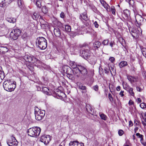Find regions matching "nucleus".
Returning a JSON list of instances; mask_svg holds the SVG:
<instances>
[{
	"mask_svg": "<svg viewBox=\"0 0 146 146\" xmlns=\"http://www.w3.org/2000/svg\"><path fill=\"white\" fill-rule=\"evenodd\" d=\"M69 65L73 69V74L77 77L79 76L81 74L84 75H86L88 74V71L84 67L81 65H77L75 62L70 61Z\"/></svg>",
	"mask_w": 146,
	"mask_h": 146,
	"instance_id": "nucleus-1",
	"label": "nucleus"
},
{
	"mask_svg": "<svg viewBox=\"0 0 146 146\" xmlns=\"http://www.w3.org/2000/svg\"><path fill=\"white\" fill-rule=\"evenodd\" d=\"M3 86L6 90L11 92L14 91L16 87V82H12L10 80H8L3 82Z\"/></svg>",
	"mask_w": 146,
	"mask_h": 146,
	"instance_id": "nucleus-2",
	"label": "nucleus"
},
{
	"mask_svg": "<svg viewBox=\"0 0 146 146\" xmlns=\"http://www.w3.org/2000/svg\"><path fill=\"white\" fill-rule=\"evenodd\" d=\"M36 45L42 50L45 49L47 46L46 40L42 37H38L36 40Z\"/></svg>",
	"mask_w": 146,
	"mask_h": 146,
	"instance_id": "nucleus-3",
	"label": "nucleus"
},
{
	"mask_svg": "<svg viewBox=\"0 0 146 146\" xmlns=\"http://www.w3.org/2000/svg\"><path fill=\"white\" fill-rule=\"evenodd\" d=\"M41 129L39 127H32L28 129L27 133L29 135L34 137H36L39 135Z\"/></svg>",
	"mask_w": 146,
	"mask_h": 146,
	"instance_id": "nucleus-4",
	"label": "nucleus"
},
{
	"mask_svg": "<svg viewBox=\"0 0 146 146\" xmlns=\"http://www.w3.org/2000/svg\"><path fill=\"white\" fill-rule=\"evenodd\" d=\"M35 114L36 119L38 120H41L45 115V111L44 110H41L36 107H35Z\"/></svg>",
	"mask_w": 146,
	"mask_h": 146,
	"instance_id": "nucleus-5",
	"label": "nucleus"
},
{
	"mask_svg": "<svg viewBox=\"0 0 146 146\" xmlns=\"http://www.w3.org/2000/svg\"><path fill=\"white\" fill-rule=\"evenodd\" d=\"M21 31L18 29H14L12 30L9 35V37L13 40H17L21 35Z\"/></svg>",
	"mask_w": 146,
	"mask_h": 146,
	"instance_id": "nucleus-6",
	"label": "nucleus"
},
{
	"mask_svg": "<svg viewBox=\"0 0 146 146\" xmlns=\"http://www.w3.org/2000/svg\"><path fill=\"white\" fill-rule=\"evenodd\" d=\"M23 58L26 62L32 63H36L39 62V60L31 55L25 54Z\"/></svg>",
	"mask_w": 146,
	"mask_h": 146,
	"instance_id": "nucleus-7",
	"label": "nucleus"
},
{
	"mask_svg": "<svg viewBox=\"0 0 146 146\" xmlns=\"http://www.w3.org/2000/svg\"><path fill=\"white\" fill-rule=\"evenodd\" d=\"M7 143L9 146H16L18 144L17 141L13 135L7 140Z\"/></svg>",
	"mask_w": 146,
	"mask_h": 146,
	"instance_id": "nucleus-8",
	"label": "nucleus"
},
{
	"mask_svg": "<svg viewBox=\"0 0 146 146\" xmlns=\"http://www.w3.org/2000/svg\"><path fill=\"white\" fill-rule=\"evenodd\" d=\"M80 55L84 59L89 58L91 55L90 52L88 48L82 50L80 52Z\"/></svg>",
	"mask_w": 146,
	"mask_h": 146,
	"instance_id": "nucleus-9",
	"label": "nucleus"
},
{
	"mask_svg": "<svg viewBox=\"0 0 146 146\" xmlns=\"http://www.w3.org/2000/svg\"><path fill=\"white\" fill-rule=\"evenodd\" d=\"M50 140V136L49 135H42L40 138V141L43 143L44 144H48Z\"/></svg>",
	"mask_w": 146,
	"mask_h": 146,
	"instance_id": "nucleus-10",
	"label": "nucleus"
},
{
	"mask_svg": "<svg viewBox=\"0 0 146 146\" xmlns=\"http://www.w3.org/2000/svg\"><path fill=\"white\" fill-rule=\"evenodd\" d=\"M127 78L131 84H133L137 82L138 78L137 77L131 76L129 75H127Z\"/></svg>",
	"mask_w": 146,
	"mask_h": 146,
	"instance_id": "nucleus-11",
	"label": "nucleus"
},
{
	"mask_svg": "<svg viewBox=\"0 0 146 146\" xmlns=\"http://www.w3.org/2000/svg\"><path fill=\"white\" fill-rule=\"evenodd\" d=\"M63 70L64 72L67 74H69L70 73H73V70L69 66L65 65L63 66Z\"/></svg>",
	"mask_w": 146,
	"mask_h": 146,
	"instance_id": "nucleus-12",
	"label": "nucleus"
},
{
	"mask_svg": "<svg viewBox=\"0 0 146 146\" xmlns=\"http://www.w3.org/2000/svg\"><path fill=\"white\" fill-rule=\"evenodd\" d=\"M135 19L136 20L135 25L137 27H139L140 25V22L139 21H141V19H142V18L141 16L137 15L135 16Z\"/></svg>",
	"mask_w": 146,
	"mask_h": 146,
	"instance_id": "nucleus-13",
	"label": "nucleus"
},
{
	"mask_svg": "<svg viewBox=\"0 0 146 146\" xmlns=\"http://www.w3.org/2000/svg\"><path fill=\"white\" fill-rule=\"evenodd\" d=\"M90 59H89V62L90 63L92 64H94L96 61L97 59L96 57L94 56H90Z\"/></svg>",
	"mask_w": 146,
	"mask_h": 146,
	"instance_id": "nucleus-14",
	"label": "nucleus"
},
{
	"mask_svg": "<svg viewBox=\"0 0 146 146\" xmlns=\"http://www.w3.org/2000/svg\"><path fill=\"white\" fill-rule=\"evenodd\" d=\"M78 88L81 91L82 93H86L87 92L86 86L80 84L78 85Z\"/></svg>",
	"mask_w": 146,
	"mask_h": 146,
	"instance_id": "nucleus-15",
	"label": "nucleus"
},
{
	"mask_svg": "<svg viewBox=\"0 0 146 146\" xmlns=\"http://www.w3.org/2000/svg\"><path fill=\"white\" fill-rule=\"evenodd\" d=\"M86 108L87 111L91 115H93L94 110L89 104L86 105Z\"/></svg>",
	"mask_w": 146,
	"mask_h": 146,
	"instance_id": "nucleus-16",
	"label": "nucleus"
},
{
	"mask_svg": "<svg viewBox=\"0 0 146 146\" xmlns=\"http://www.w3.org/2000/svg\"><path fill=\"white\" fill-rule=\"evenodd\" d=\"M54 33L55 35L57 37H59L61 35L60 31L59 29L57 27L54 28Z\"/></svg>",
	"mask_w": 146,
	"mask_h": 146,
	"instance_id": "nucleus-17",
	"label": "nucleus"
},
{
	"mask_svg": "<svg viewBox=\"0 0 146 146\" xmlns=\"http://www.w3.org/2000/svg\"><path fill=\"white\" fill-rule=\"evenodd\" d=\"M80 19L87 21L88 19L87 14L86 12H84L83 13L81 14L80 17Z\"/></svg>",
	"mask_w": 146,
	"mask_h": 146,
	"instance_id": "nucleus-18",
	"label": "nucleus"
},
{
	"mask_svg": "<svg viewBox=\"0 0 146 146\" xmlns=\"http://www.w3.org/2000/svg\"><path fill=\"white\" fill-rule=\"evenodd\" d=\"M101 44V43L98 41L95 42L93 44L94 49H96L99 48L100 45Z\"/></svg>",
	"mask_w": 146,
	"mask_h": 146,
	"instance_id": "nucleus-19",
	"label": "nucleus"
},
{
	"mask_svg": "<svg viewBox=\"0 0 146 146\" xmlns=\"http://www.w3.org/2000/svg\"><path fill=\"white\" fill-rule=\"evenodd\" d=\"M100 1L104 7L108 11V6L110 7L108 5L104 0H100Z\"/></svg>",
	"mask_w": 146,
	"mask_h": 146,
	"instance_id": "nucleus-20",
	"label": "nucleus"
},
{
	"mask_svg": "<svg viewBox=\"0 0 146 146\" xmlns=\"http://www.w3.org/2000/svg\"><path fill=\"white\" fill-rule=\"evenodd\" d=\"M127 62L125 61H121L120 62L119 66L120 68L127 66Z\"/></svg>",
	"mask_w": 146,
	"mask_h": 146,
	"instance_id": "nucleus-21",
	"label": "nucleus"
},
{
	"mask_svg": "<svg viewBox=\"0 0 146 146\" xmlns=\"http://www.w3.org/2000/svg\"><path fill=\"white\" fill-rule=\"evenodd\" d=\"M49 89L47 87H43L42 89V91L44 94L47 95H49Z\"/></svg>",
	"mask_w": 146,
	"mask_h": 146,
	"instance_id": "nucleus-22",
	"label": "nucleus"
},
{
	"mask_svg": "<svg viewBox=\"0 0 146 146\" xmlns=\"http://www.w3.org/2000/svg\"><path fill=\"white\" fill-rule=\"evenodd\" d=\"M123 12V14L126 18H128L130 15V11L127 9H126Z\"/></svg>",
	"mask_w": 146,
	"mask_h": 146,
	"instance_id": "nucleus-23",
	"label": "nucleus"
},
{
	"mask_svg": "<svg viewBox=\"0 0 146 146\" xmlns=\"http://www.w3.org/2000/svg\"><path fill=\"white\" fill-rule=\"evenodd\" d=\"M7 20L9 22L13 23H15L16 21V20L15 18L12 17L7 18Z\"/></svg>",
	"mask_w": 146,
	"mask_h": 146,
	"instance_id": "nucleus-24",
	"label": "nucleus"
},
{
	"mask_svg": "<svg viewBox=\"0 0 146 146\" xmlns=\"http://www.w3.org/2000/svg\"><path fill=\"white\" fill-rule=\"evenodd\" d=\"M136 88L137 91L139 92H141L143 90V86L141 85V84L140 83V86H137L136 87Z\"/></svg>",
	"mask_w": 146,
	"mask_h": 146,
	"instance_id": "nucleus-25",
	"label": "nucleus"
},
{
	"mask_svg": "<svg viewBox=\"0 0 146 146\" xmlns=\"http://www.w3.org/2000/svg\"><path fill=\"white\" fill-rule=\"evenodd\" d=\"M39 14L38 13L35 12L32 15V17L34 20H36L39 17Z\"/></svg>",
	"mask_w": 146,
	"mask_h": 146,
	"instance_id": "nucleus-26",
	"label": "nucleus"
},
{
	"mask_svg": "<svg viewBox=\"0 0 146 146\" xmlns=\"http://www.w3.org/2000/svg\"><path fill=\"white\" fill-rule=\"evenodd\" d=\"M140 48L144 56L146 57V48L143 47H140Z\"/></svg>",
	"mask_w": 146,
	"mask_h": 146,
	"instance_id": "nucleus-27",
	"label": "nucleus"
},
{
	"mask_svg": "<svg viewBox=\"0 0 146 146\" xmlns=\"http://www.w3.org/2000/svg\"><path fill=\"white\" fill-rule=\"evenodd\" d=\"M119 41L121 45L124 46L125 44V42L123 38L122 37H120L119 39Z\"/></svg>",
	"mask_w": 146,
	"mask_h": 146,
	"instance_id": "nucleus-28",
	"label": "nucleus"
},
{
	"mask_svg": "<svg viewBox=\"0 0 146 146\" xmlns=\"http://www.w3.org/2000/svg\"><path fill=\"white\" fill-rule=\"evenodd\" d=\"M42 11L44 13L46 14L48 11V9L45 6H43L42 8Z\"/></svg>",
	"mask_w": 146,
	"mask_h": 146,
	"instance_id": "nucleus-29",
	"label": "nucleus"
},
{
	"mask_svg": "<svg viewBox=\"0 0 146 146\" xmlns=\"http://www.w3.org/2000/svg\"><path fill=\"white\" fill-rule=\"evenodd\" d=\"M78 141H70L69 144V146H76V144Z\"/></svg>",
	"mask_w": 146,
	"mask_h": 146,
	"instance_id": "nucleus-30",
	"label": "nucleus"
},
{
	"mask_svg": "<svg viewBox=\"0 0 146 146\" xmlns=\"http://www.w3.org/2000/svg\"><path fill=\"white\" fill-rule=\"evenodd\" d=\"M41 2L42 0H37L36 4L38 7L39 8L41 7Z\"/></svg>",
	"mask_w": 146,
	"mask_h": 146,
	"instance_id": "nucleus-31",
	"label": "nucleus"
},
{
	"mask_svg": "<svg viewBox=\"0 0 146 146\" xmlns=\"http://www.w3.org/2000/svg\"><path fill=\"white\" fill-rule=\"evenodd\" d=\"M65 31L68 32H69L71 31V27L69 25H66L65 26Z\"/></svg>",
	"mask_w": 146,
	"mask_h": 146,
	"instance_id": "nucleus-32",
	"label": "nucleus"
},
{
	"mask_svg": "<svg viewBox=\"0 0 146 146\" xmlns=\"http://www.w3.org/2000/svg\"><path fill=\"white\" fill-rule=\"evenodd\" d=\"M134 126L135 127H138L141 124L139 121L135 119L134 120Z\"/></svg>",
	"mask_w": 146,
	"mask_h": 146,
	"instance_id": "nucleus-33",
	"label": "nucleus"
},
{
	"mask_svg": "<svg viewBox=\"0 0 146 146\" xmlns=\"http://www.w3.org/2000/svg\"><path fill=\"white\" fill-rule=\"evenodd\" d=\"M125 1L128 2L130 5L134 7V6L133 5L134 1L133 0H125Z\"/></svg>",
	"mask_w": 146,
	"mask_h": 146,
	"instance_id": "nucleus-34",
	"label": "nucleus"
},
{
	"mask_svg": "<svg viewBox=\"0 0 146 146\" xmlns=\"http://www.w3.org/2000/svg\"><path fill=\"white\" fill-rule=\"evenodd\" d=\"M100 117L101 119L104 120H106L107 119V117L106 115L102 113L100 115Z\"/></svg>",
	"mask_w": 146,
	"mask_h": 146,
	"instance_id": "nucleus-35",
	"label": "nucleus"
},
{
	"mask_svg": "<svg viewBox=\"0 0 146 146\" xmlns=\"http://www.w3.org/2000/svg\"><path fill=\"white\" fill-rule=\"evenodd\" d=\"M72 73H70L69 74H67V76L70 79H74V76L72 74Z\"/></svg>",
	"mask_w": 146,
	"mask_h": 146,
	"instance_id": "nucleus-36",
	"label": "nucleus"
},
{
	"mask_svg": "<svg viewBox=\"0 0 146 146\" xmlns=\"http://www.w3.org/2000/svg\"><path fill=\"white\" fill-rule=\"evenodd\" d=\"M133 89L132 88H130L128 90V91L130 94L132 96H134V93L133 91Z\"/></svg>",
	"mask_w": 146,
	"mask_h": 146,
	"instance_id": "nucleus-37",
	"label": "nucleus"
},
{
	"mask_svg": "<svg viewBox=\"0 0 146 146\" xmlns=\"http://www.w3.org/2000/svg\"><path fill=\"white\" fill-rule=\"evenodd\" d=\"M5 5V0H0V6L3 7Z\"/></svg>",
	"mask_w": 146,
	"mask_h": 146,
	"instance_id": "nucleus-38",
	"label": "nucleus"
},
{
	"mask_svg": "<svg viewBox=\"0 0 146 146\" xmlns=\"http://www.w3.org/2000/svg\"><path fill=\"white\" fill-rule=\"evenodd\" d=\"M111 11L113 15H115V10L114 6H111Z\"/></svg>",
	"mask_w": 146,
	"mask_h": 146,
	"instance_id": "nucleus-39",
	"label": "nucleus"
},
{
	"mask_svg": "<svg viewBox=\"0 0 146 146\" xmlns=\"http://www.w3.org/2000/svg\"><path fill=\"white\" fill-rule=\"evenodd\" d=\"M109 40L108 39L104 40L102 42V44L104 45H108Z\"/></svg>",
	"mask_w": 146,
	"mask_h": 146,
	"instance_id": "nucleus-40",
	"label": "nucleus"
},
{
	"mask_svg": "<svg viewBox=\"0 0 146 146\" xmlns=\"http://www.w3.org/2000/svg\"><path fill=\"white\" fill-rule=\"evenodd\" d=\"M140 106L142 109L146 108V104L144 103H141L140 105Z\"/></svg>",
	"mask_w": 146,
	"mask_h": 146,
	"instance_id": "nucleus-41",
	"label": "nucleus"
},
{
	"mask_svg": "<svg viewBox=\"0 0 146 146\" xmlns=\"http://www.w3.org/2000/svg\"><path fill=\"white\" fill-rule=\"evenodd\" d=\"M4 76V73L2 70V68L1 67H0V77Z\"/></svg>",
	"mask_w": 146,
	"mask_h": 146,
	"instance_id": "nucleus-42",
	"label": "nucleus"
},
{
	"mask_svg": "<svg viewBox=\"0 0 146 146\" xmlns=\"http://www.w3.org/2000/svg\"><path fill=\"white\" fill-rule=\"evenodd\" d=\"M81 34V33H77L76 32H72L71 33V36H72V37H74L76 35H80Z\"/></svg>",
	"mask_w": 146,
	"mask_h": 146,
	"instance_id": "nucleus-43",
	"label": "nucleus"
},
{
	"mask_svg": "<svg viewBox=\"0 0 146 146\" xmlns=\"http://www.w3.org/2000/svg\"><path fill=\"white\" fill-rule=\"evenodd\" d=\"M27 35L25 33L23 34V35L21 37V38L22 39H23L24 41H25L26 42L27 39Z\"/></svg>",
	"mask_w": 146,
	"mask_h": 146,
	"instance_id": "nucleus-44",
	"label": "nucleus"
},
{
	"mask_svg": "<svg viewBox=\"0 0 146 146\" xmlns=\"http://www.w3.org/2000/svg\"><path fill=\"white\" fill-rule=\"evenodd\" d=\"M124 131L122 129H119L118 131V134L120 136H122L124 133Z\"/></svg>",
	"mask_w": 146,
	"mask_h": 146,
	"instance_id": "nucleus-45",
	"label": "nucleus"
},
{
	"mask_svg": "<svg viewBox=\"0 0 146 146\" xmlns=\"http://www.w3.org/2000/svg\"><path fill=\"white\" fill-rule=\"evenodd\" d=\"M80 46L81 48L85 47L86 48L87 47L88 48H89L88 46V44L86 43H84L83 44H80Z\"/></svg>",
	"mask_w": 146,
	"mask_h": 146,
	"instance_id": "nucleus-46",
	"label": "nucleus"
},
{
	"mask_svg": "<svg viewBox=\"0 0 146 146\" xmlns=\"http://www.w3.org/2000/svg\"><path fill=\"white\" fill-rule=\"evenodd\" d=\"M104 71L106 73H108L110 71V72H111V71H110V70L109 67H105L104 68Z\"/></svg>",
	"mask_w": 146,
	"mask_h": 146,
	"instance_id": "nucleus-47",
	"label": "nucleus"
},
{
	"mask_svg": "<svg viewBox=\"0 0 146 146\" xmlns=\"http://www.w3.org/2000/svg\"><path fill=\"white\" fill-rule=\"evenodd\" d=\"M136 135L138 138H140L141 139L143 138V135H142L140 134L139 133H137Z\"/></svg>",
	"mask_w": 146,
	"mask_h": 146,
	"instance_id": "nucleus-48",
	"label": "nucleus"
},
{
	"mask_svg": "<svg viewBox=\"0 0 146 146\" xmlns=\"http://www.w3.org/2000/svg\"><path fill=\"white\" fill-rule=\"evenodd\" d=\"M108 98L110 101L112 102L113 101V98L112 97L111 94L110 93L109 94Z\"/></svg>",
	"mask_w": 146,
	"mask_h": 146,
	"instance_id": "nucleus-49",
	"label": "nucleus"
},
{
	"mask_svg": "<svg viewBox=\"0 0 146 146\" xmlns=\"http://www.w3.org/2000/svg\"><path fill=\"white\" fill-rule=\"evenodd\" d=\"M109 60L111 62L113 63L115 61V59L113 57H110L109 58Z\"/></svg>",
	"mask_w": 146,
	"mask_h": 146,
	"instance_id": "nucleus-50",
	"label": "nucleus"
},
{
	"mask_svg": "<svg viewBox=\"0 0 146 146\" xmlns=\"http://www.w3.org/2000/svg\"><path fill=\"white\" fill-rule=\"evenodd\" d=\"M140 142L144 146H145L146 145V143L144 141L143 138L140 139Z\"/></svg>",
	"mask_w": 146,
	"mask_h": 146,
	"instance_id": "nucleus-51",
	"label": "nucleus"
},
{
	"mask_svg": "<svg viewBox=\"0 0 146 146\" xmlns=\"http://www.w3.org/2000/svg\"><path fill=\"white\" fill-rule=\"evenodd\" d=\"M22 3V2L21 0H18V4L19 7L21 6Z\"/></svg>",
	"mask_w": 146,
	"mask_h": 146,
	"instance_id": "nucleus-52",
	"label": "nucleus"
},
{
	"mask_svg": "<svg viewBox=\"0 0 146 146\" xmlns=\"http://www.w3.org/2000/svg\"><path fill=\"white\" fill-rule=\"evenodd\" d=\"M60 17L62 18H64L65 16V14L64 12H62L60 14Z\"/></svg>",
	"mask_w": 146,
	"mask_h": 146,
	"instance_id": "nucleus-53",
	"label": "nucleus"
},
{
	"mask_svg": "<svg viewBox=\"0 0 146 146\" xmlns=\"http://www.w3.org/2000/svg\"><path fill=\"white\" fill-rule=\"evenodd\" d=\"M115 44V42L114 41H111L110 43V45L111 47H112Z\"/></svg>",
	"mask_w": 146,
	"mask_h": 146,
	"instance_id": "nucleus-54",
	"label": "nucleus"
},
{
	"mask_svg": "<svg viewBox=\"0 0 146 146\" xmlns=\"http://www.w3.org/2000/svg\"><path fill=\"white\" fill-rule=\"evenodd\" d=\"M94 25L95 27L98 28L99 27V25L96 21H95L94 23Z\"/></svg>",
	"mask_w": 146,
	"mask_h": 146,
	"instance_id": "nucleus-55",
	"label": "nucleus"
},
{
	"mask_svg": "<svg viewBox=\"0 0 146 146\" xmlns=\"http://www.w3.org/2000/svg\"><path fill=\"white\" fill-rule=\"evenodd\" d=\"M136 31V30L133 29L132 31L131 32L133 33V34H131V35L132 36L134 37L135 36V31Z\"/></svg>",
	"mask_w": 146,
	"mask_h": 146,
	"instance_id": "nucleus-56",
	"label": "nucleus"
},
{
	"mask_svg": "<svg viewBox=\"0 0 146 146\" xmlns=\"http://www.w3.org/2000/svg\"><path fill=\"white\" fill-rule=\"evenodd\" d=\"M76 146H84V145L83 143H79L78 141V143L76 144Z\"/></svg>",
	"mask_w": 146,
	"mask_h": 146,
	"instance_id": "nucleus-57",
	"label": "nucleus"
},
{
	"mask_svg": "<svg viewBox=\"0 0 146 146\" xmlns=\"http://www.w3.org/2000/svg\"><path fill=\"white\" fill-rule=\"evenodd\" d=\"M124 91L121 90L120 92L119 93V95L121 96V97H123L124 96V94H123Z\"/></svg>",
	"mask_w": 146,
	"mask_h": 146,
	"instance_id": "nucleus-58",
	"label": "nucleus"
},
{
	"mask_svg": "<svg viewBox=\"0 0 146 146\" xmlns=\"http://www.w3.org/2000/svg\"><path fill=\"white\" fill-rule=\"evenodd\" d=\"M94 89L96 91H97L98 90V87L97 85H96L94 87Z\"/></svg>",
	"mask_w": 146,
	"mask_h": 146,
	"instance_id": "nucleus-59",
	"label": "nucleus"
},
{
	"mask_svg": "<svg viewBox=\"0 0 146 146\" xmlns=\"http://www.w3.org/2000/svg\"><path fill=\"white\" fill-rule=\"evenodd\" d=\"M125 88H126L127 89L129 90L130 88H131L127 84H126L125 85Z\"/></svg>",
	"mask_w": 146,
	"mask_h": 146,
	"instance_id": "nucleus-60",
	"label": "nucleus"
},
{
	"mask_svg": "<svg viewBox=\"0 0 146 146\" xmlns=\"http://www.w3.org/2000/svg\"><path fill=\"white\" fill-rule=\"evenodd\" d=\"M0 48H1V49L3 50H7V48L5 47L1 46L0 47Z\"/></svg>",
	"mask_w": 146,
	"mask_h": 146,
	"instance_id": "nucleus-61",
	"label": "nucleus"
},
{
	"mask_svg": "<svg viewBox=\"0 0 146 146\" xmlns=\"http://www.w3.org/2000/svg\"><path fill=\"white\" fill-rule=\"evenodd\" d=\"M65 142H61L58 146H65Z\"/></svg>",
	"mask_w": 146,
	"mask_h": 146,
	"instance_id": "nucleus-62",
	"label": "nucleus"
},
{
	"mask_svg": "<svg viewBox=\"0 0 146 146\" xmlns=\"http://www.w3.org/2000/svg\"><path fill=\"white\" fill-rule=\"evenodd\" d=\"M121 89V87L120 86H118L116 88V90L117 91H119Z\"/></svg>",
	"mask_w": 146,
	"mask_h": 146,
	"instance_id": "nucleus-63",
	"label": "nucleus"
},
{
	"mask_svg": "<svg viewBox=\"0 0 146 146\" xmlns=\"http://www.w3.org/2000/svg\"><path fill=\"white\" fill-rule=\"evenodd\" d=\"M40 21V22L41 23V24H42V25H44V23L45 22V21H44V20H43L42 19H41Z\"/></svg>",
	"mask_w": 146,
	"mask_h": 146,
	"instance_id": "nucleus-64",
	"label": "nucleus"
}]
</instances>
